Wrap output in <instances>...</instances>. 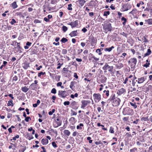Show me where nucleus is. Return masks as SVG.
Here are the masks:
<instances>
[{
	"instance_id": "nucleus-17",
	"label": "nucleus",
	"mask_w": 152,
	"mask_h": 152,
	"mask_svg": "<svg viewBox=\"0 0 152 152\" xmlns=\"http://www.w3.org/2000/svg\"><path fill=\"white\" fill-rule=\"evenodd\" d=\"M18 47H15V53H17L18 52H20V53H21L22 52L21 51V48H18Z\"/></svg>"
},
{
	"instance_id": "nucleus-10",
	"label": "nucleus",
	"mask_w": 152,
	"mask_h": 152,
	"mask_svg": "<svg viewBox=\"0 0 152 152\" xmlns=\"http://www.w3.org/2000/svg\"><path fill=\"white\" fill-rule=\"evenodd\" d=\"M146 77H143L138 78L137 83L139 84H140L143 83L146 80Z\"/></svg>"
},
{
	"instance_id": "nucleus-49",
	"label": "nucleus",
	"mask_w": 152,
	"mask_h": 152,
	"mask_svg": "<svg viewBox=\"0 0 152 152\" xmlns=\"http://www.w3.org/2000/svg\"><path fill=\"white\" fill-rule=\"evenodd\" d=\"M29 119L31 120V119L30 117H27L26 118L25 120L26 122H28L29 121Z\"/></svg>"
},
{
	"instance_id": "nucleus-55",
	"label": "nucleus",
	"mask_w": 152,
	"mask_h": 152,
	"mask_svg": "<svg viewBox=\"0 0 152 152\" xmlns=\"http://www.w3.org/2000/svg\"><path fill=\"white\" fill-rule=\"evenodd\" d=\"M52 144L53 146L55 148H57V147L56 144L55 142H52Z\"/></svg>"
},
{
	"instance_id": "nucleus-20",
	"label": "nucleus",
	"mask_w": 152,
	"mask_h": 152,
	"mask_svg": "<svg viewBox=\"0 0 152 152\" xmlns=\"http://www.w3.org/2000/svg\"><path fill=\"white\" fill-rule=\"evenodd\" d=\"M64 134L65 135H66L69 136L70 134V132L68 130H65L64 131Z\"/></svg>"
},
{
	"instance_id": "nucleus-35",
	"label": "nucleus",
	"mask_w": 152,
	"mask_h": 152,
	"mask_svg": "<svg viewBox=\"0 0 152 152\" xmlns=\"http://www.w3.org/2000/svg\"><path fill=\"white\" fill-rule=\"evenodd\" d=\"M130 104L134 107V109H135L137 107V105L135 103H132V102L130 103Z\"/></svg>"
},
{
	"instance_id": "nucleus-18",
	"label": "nucleus",
	"mask_w": 152,
	"mask_h": 152,
	"mask_svg": "<svg viewBox=\"0 0 152 152\" xmlns=\"http://www.w3.org/2000/svg\"><path fill=\"white\" fill-rule=\"evenodd\" d=\"M124 66L123 64L121 63H118L115 66L116 68L118 69H119L123 67Z\"/></svg>"
},
{
	"instance_id": "nucleus-46",
	"label": "nucleus",
	"mask_w": 152,
	"mask_h": 152,
	"mask_svg": "<svg viewBox=\"0 0 152 152\" xmlns=\"http://www.w3.org/2000/svg\"><path fill=\"white\" fill-rule=\"evenodd\" d=\"M137 11V10L136 9H133L132 11L130 12H129V13L133 14L134 13H135V12Z\"/></svg>"
},
{
	"instance_id": "nucleus-57",
	"label": "nucleus",
	"mask_w": 152,
	"mask_h": 152,
	"mask_svg": "<svg viewBox=\"0 0 152 152\" xmlns=\"http://www.w3.org/2000/svg\"><path fill=\"white\" fill-rule=\"evenodd\" d=\"M63 64H61L60 63H58V64L57 65H58V67L57 68V69H58L60 68L61 66Z\"/></svg>"
},
{
	"instance_id": "nucleus-34",
	"label": "nucleus",
	"mask_w": 152,
	"mask_h": 152,
	"mask_svg": "<svg viewBox=\"0 0 152 152\" xmlns=\"http://www.w3.org/2000/svg\"><path fill=\"white\" fill-rule=\"evenodd\" d=\"M114 129L112 126L110 127L109 132L111 133H114Z\"/></svg>"
},
{
	"instance_id": "nucleus-3",
	"label": "nucleus",
	"mask_w": 152,
	"mask_h": 152,
	"mask_svg": "<svg viewBox=\"0 0 152 152\" xmlns=\"http://www.w3.org/2000/svg\"><path fill=\"white\" fill-rule=\"evenodd\" d=\"M113 66H109L107 63H106L104 66L102 67L103 70H105L104 72H107L106 70L108 69V71L110 72H112L113 69Z\"/></svg>"
},
{
	"instance_id": "nucleus-8",
	"label": "nucleus",
	"mask_w": 152,
	"mask_h": 152,
	"mask_svg": "<svg viewBox=\"0 0 152 152\" xmlns=\"http://www.w3.org/2000/svg\"><path fill=\"white\" fill-rule=\"evenodd\" d=\"M68 25H70L72 28H75L78 26V21L76 20L74 22H71L70 23H68Z\"/></svg>"
},
{
	"instance_id": "nucleus-28",
	"label": "nucleus",
	"mask_w": 152,
	"mask_h": 152,
	"mask_svg": "<svg viewBox=\"0 0 152 152\" xmlns=\"http://www.w3.org/2000/svg\"><path fill=\"white\" fill-rule=\"evenodd\" d=\"M114 48V47L113 46H112L111 47L109 48H107L105 49V51H108L109 52L111 51L112 49Z\"/></svg>"
},
{
	"instance_id": "nucleus-27",
	"label": "nucleus",
	"mask_w": 152,
	"mask_h": 152,
	"mask_svg": "<svg viewBox=\"0 0 152 152\" xmlns=\"http://www.w3.org/2000/svg\"><path fill=\"white\" fill-rule=\"evenodd\" d=\"M145 21L148 23V24L150 25H152V19L150 18L147 20H146Z\"/></svg>"
},
{
	"instance_id": "nucleus-54",
	"label": "nucleus",
	"mask_w": 152,
	"mask_h": 152,
	"mask_svg": "<svg viewBox=\"0 0 152 152\" xmlns=\"http://www.w3.org/2000/svg\"><path fill=\"white\" fill-rule=\"evenodd\" d=\"M16 23V21L14 19H12V20L10 22V23L12 25H13L14 23Z\"/></svg>"
},
{
	"instance_id": "nucleus-24",
	"label": "nucleus",
	"mask_w": 152,
	"mask_h": 152,
	"mask_svg": "<svg viewBox=\"0 0 152 152\" xmlns=\"http://www.w3.org/2000/svg\"><path fill=\"white\" fill-rule=\"evenodd\" d=\"M21 90L23 91L25 93L26 92L29 90V88H27L26 86L22 87L21 88Z\"/></svg>"
},
{
	"instance_id": "nucleus-26",
	"label": "nucleus",
	"mask_w": 152,
	"mask_h": 152,
	"mask_svg": "<svg viewBox=\"0 0 152 152\" xmlns=\"http://www.w3.org/2000/svg\"><path fill=\"white\" fill-rule=\"evenodd\" d=\"M12 7L14 9H15L18 7V5L16 4V2L15 1L14 2L11 4Z\"/></svg>"
},
{
	"instance_id": "nucleus-23",
	"label": "nucleus",
	"mask_w": 152,
	"mask_h": 152,
	"mask_svg": "<svg viewBox=\"0 0 152 152\" xmlns=\"http://www.w3.org/2000/svg\"><path fill=\"white\" fill-rule=\"evenodd\" d=\"M21 148L19 150V151L20 152H24V151L26 150V147L24 146H22L20 145Z\"/></svg>"
},
{
	"instance_id": "nucleus-1",
	"label": "nucleus",
	"mask_w": 152,
	"mask_h": 152,
	"mask_svg": "<svg viewBox=\"0 0 152 152\" xmlns=\"http://www.w3.org/2000/svg\"><path fill=\"white\" fill-rule=\"evenodd\" d=\"M124 115H131L133 113V110L128 107L124 108L123 111Z\"/></svg>"
},
{
	"instance_id": "nucleus-11",
	"label": "nucleus",
	"mask_w": 152,
	"mask_h": 152,
	"mask_svg": "<svg viewBox=\"0 0 152 152\" xmlns=\"http://www.w3.org/2000/svg\"><path fill=\"white\" fill-rule=\"evenodd\" d=\"M91 44L92 46H94L97 40L96 39L92 36L91 38Z\"/></svg>"
},
{
	"instance_id": "nucleus-56",
	"label": "nucleus",
	"mask_w": 152,
	"mask_h": 152,
	"mask_svg": "<svg viewBox=\"0 0 152 152\" xmlns=\"http://www.w3.org/2000/svg\"><path fill=\"white\" fill-rule=\"evenodd\" d=\"M126 135H127L128 137H132V135L129 133H126Z\"/></svg>"
},
{
	"instance_id": "nucleus-33",
	"label": "nucleus",
	"mask_w": 152,
	"mask_h": 152,
	"mask_svg": "<svg viewBox=\"0 0 152 152\" xmlns=\"http://www.w3.org/2000/svg\"><path fill=\"white\" fill-rule=\"evenodd\" d=\"M67 41L68 39L65 38H62L61 40V41L63 43H65L67 42Z\"/></svg>"
},
{
	"instance_id": "nucleus-2",
	"label": "nucleus",
	"mask_w": 152,
	"mask_h": 152,
	"mask_svg": "<svg viewBox=\"0 0 152 152\" xmlns=\"http://www.w3.org/2000/svg\"><path fill=\"white\" fill-rule=\"evenodd\" d=\"M137 62V60L136 58H131L128 61L130 65L131 68L134 69L135 68V66Z\"/></svg>"
},
{
	"instance_id": "nucleus-4",
	"label": "nucleus",
	"mask_w": 152,
	"mask_h": 152,
	"mask_svg": "<svg viewBox=\"0 0 152 152\" xmlns=\"http://www.w3.org/2000/svg\"><path fill=\"white\" fill-rule=\"evenodd\" d=\"M93 96L94 101L96 102H99L101 99V96L99 93H95L93 94Z\"/></svg>"
},
{
	"instance_id": "nucleus-15",
	"label": "nucleus",
	"mask_w": 152,
	"mask_h": 152,
	"mask_svg": "<svg viewBox=\"0 0 152 152\" xmlns=\"http://www.w3.org/2000/svg\"><path fill=\"white\" fill-rule=\"evenodd\" d=\"M37 88V85L32 83L29 86V88H31V90H35Z\"/></svg>"
},
{
	"instance_id": "nucleus-22",
	"label": "nucleus",
	"mask_w": 152,
	"mask_h": 152,
	"mask_svg": "<svg viewBox=\"0 0 152 152\" xmlns=\"http://www.w3.org/2000/svg\"><path fill=\"white\" fill-rule=\"evenodd\" d=\"M77 105V102L75 101H73L72 102L71 104V106L73 107L74 109H77L76 107V105Z\"/></svg>"
},
{
	"instance_id": "nucleus-58",
	"label": "nucleus",
	"mask_w": 152,
	"mask_h": 152,
	"mask_svg": "<svg viewBox=\"0 0 152 152\" xmlns=\"http://www.w3.org/2000/svg\"><path fill=\"white\" fill-rule=\"evenodd\" d=\"M128 119H129V117H124L123 119V120L124 121H127L128 120Z\"/></svg>"
},
{
	"instance_id": "nucleus-7",
	"label": "nucleus",
	"mask_w": 152,
	"mask_h": 152,
	"mask_svg": "<svg viewBox=\"0 0 152 152\" xmlns=\"http://www.w3.org/2000/svg\"><path fill=\"white\" fill-rule=\"evenodd\" d=\"M121 100L118 98L116 97L115 99L113 101L112 105L114 106H118Z\"/></svg>"
},
{
	"instance_id": "nucleus-51",
	"label": "nucleus",
	"mask_w": 152,
	"mask_h": 152,
	"mask_svg": "<svg viewBox=\"0 0 152 152\" xmlns=\"http://www.w3.org/2000/svg\"><path fill=\"white\" fill-rule=\"evenodd\" d=\"M67 53V50L66 49H63L62 50V53L64 54H66Z\"/></svg>"
},
{
	"instance_id": "nucleus-30",
	"label": "nucleus",
	"mask_w": 152,
	"mask_h": 152,
	"mask_svg": "<svg viewBox=\"0 0 152 152\" xmlns=\"http://www.w3.org/2000/svg\"><path fill=\"white\" fill-rule=\"evenodd\" d=\"M84 125L83 124L80 123L79 124V125H77V129H80V130H81L82 129V127Z\"/></svg>"
},
{
	"instance_id": "nucleus-52",
	"label": "nucleus",
	"mask_w": 152,
	"mask_h": 152,
	"mask_svg": "<svg viewBox=\"0 0 152 152\" xmlns=\"http://www.w3.org/2000/svg\"><path fill=\"white\" fill-rule=\"evenodd\" d=\"M40 20L38 19H35L34 21V23H41Z\"/></svg>"
},
{
	"instance_id": "nucleus-47",
	"label": "nucleus",
	"mask_w": 152,
	"mask_h": 152,
	"mask_svg": "<svg viewBox=\"0 0 152 152\" xmlns=\"http://www.w3.org/2000/svg\"><path fill=\"white\" fill-rule=\"evenodd\" d=\"M45 72H40L38 74V76L39 77H40L41 76V75H45Z\"/></svg>"
},
{
	"instance_id": "nucleus-61",
	"label": "nucleus",
	"mask_w": 152,
	"mask_h": 152,
	"mask_svg": "<svg viewBox=\"0 0 152 152\" xmlns=\"http://www.w3.org/2000/svg\"><path fill=\"white\" fill-rule=\"evenodd\" d=\"M87 29L85 28H83L82 30V31L84 33H85L87 31Z\"/></svg>"
},
{
	"instance_id": "nucleus-16",
	"label": "nucleus",
	"mask_w": 152,
	"mask_h": 152,
	"mask_svg": "<svg viewBox=\"0 0 152 152\" xmlns=\"http://www.w3.org/2000/svg\"><path fill=\"white\" fill-rule=\"evenodd\" d=\"M41 142L43 145H45L48 143V141L47 139H43L42 140Z\"/></svg>"
},
{
	"instance_id": "nucleus-38",
	"label": "nucleus",
	"mask_w": 152,
	"mask_h": 152,
	"mask_svg": "<svg viewBox=\"0 0 152 152\" xmlns=\"http://www.w3.org/2000/svg\"><path fill=\"white\" fill-rule=\"evenodd\" d=\"M90 56H92V57L96 61H98L99 60V58H97L95 57L94 56H93V55L92 53H90Z\"/></svg>"
},
{
	"instance_id": "nucleus-31",
	"label": "nucleus",
	"mask_w": 152,
	"mask_h": 152,
	"mask_svg": "<svg viewBox=\"0 0 152 152\" xmlns=\"http://www.w3.org/2000/svg\"><path fill=\"white\" fill-rule=\"evenodd\" d=\"M115 99V95L114 94L112 95L110 97V99H108V100L112 101H114V100Z\"/></svg>"
},
{
	"instance_id": "nucleus-32",
	"label": "nucleus",
	"mask_w": 152,
	"mask_h": 152,
	"mask_svg": "<svg viewBox=\"0 0 152 152\" xmlns=\"http://www.w3.org/2000/svg\"><path fill=\"white\" fill-rule=\"evenodd\" d=\"M141 120L142 121H148L149 120L148 118V117H143L141 119Z\"/></svg>"
},
{
	"instance_id": "nucleus-48",
	"label": "nucleus",
	"mask_w": 152,
	"mask_h": 152,
	"mask_svg": "<svg viewBox=\"0 0 152 152\" xmlns=\"http://www.w3.org/2000/svg\"><path fill=\"white\" fill-rule=\"evenodd\" d=\"M137 150V148H134L132 149H131L130 150V152H136V151Z\"/></svg>"
},
{
	"instance_id": "nucleus-5",
	"label": "nucleus",
	"mask_w": 152,
	"mask_h": 152,
	"mask_svg": "<svg viewBox=\"0 0 152 152\" xmlns=\"http://www.w3.org/2000/svg\"><path fill=\"white\" fill-rule=\"evenodd\" d=\"M58 95L60 96V97L64 98L67 96V92L65 91H59L58 92Z\"/></svg>"
},
{
	"instance_id": "nucleus-6",
	"label": "nucleus",
	"mask_w": 152,
	"mask_h": 152,
	"mask_svg": "<svg viewBox=\"0 0 152 152\" xmlns=\"http://www.w3.org/2000/svg\"><path fill=\"white\" fill-rule=\"evenodd\" d=\"M91 102L89 100H83L81 101L82 105L81 107V108L84 109L88 104Z\"/></svg>"
},
{
	"instance_id": "nucleus-41",
	"label": "nucleus",
	"mask_w": 152,
	"mask_h": 152,
	"mask_svg": "<svg viewBox=\"0 0 152 152\" xmlns=\"http://www.w3.org/2000/svg\"><path fill=\"white\" fill-rule=\"evenodd\" d=\"M51 93L53 94H56V89L54 88H53L51 91Z\"/></svg>"
},
{
	"instance_id": "nucleus-62",
	"label": "nucleus",
	"mask_w": 152,
	"mask_h": 152,
	"mask_svg": "<svg viewBox=\"0 0 152 152\" xmlns=\"http://www.w3.org/2000/svg\"><path fill=\"white\" fill-rule=\"evenodd\" d=\"M18 79V77L16 76H15L13 78V80L15 81H16Z\"/></svg>"
},
{
	"instance_id": "nucleus-50",
	"label": "nucleus",
	"mask_w": 152,
	"mask_h": 152,
	"mask_svg": "<svg viewBox=\"0 0 152 152\" xmlns=\"http://www.w3.org/2000/svg\"><path fill=\"white\" fill-rule=\"evenodd\" d=\"M70 104V102L69 101H65L64 102V105H69Z\"/></svg>"
},
{
	"instance_id": "nucleus-12",
	"label": "nucleus",
	"mask_w": 152,
	"mask_h": 152,
	"mask_svg": "<svg viewBox=\"0 0 152 152\" xmlns=\"http://www.w3.org/2000/svg\"><path fill=\"white\" fill-rule=\"evenodd\" d=\"M126 92V90L123 88H122L118 90L117 94L119 95H120L121 94L124 93Z\"/></svg>"
},
{
	"instance_id": "nucleus-39",
	"label": "nucleus",
	"mask_w": 152,
	"mask_h": 152,
	"mask_svg": "<svg viewBox=\"0 0 152 152\" xmlns=\"http://www.w3.org/2000/svg\"><path fill=\"white\" fill-rule=\"evenodd\" d=\"M74 84L75 82L73 81H72L71 82L70 87L72 89V88L74 85Z\"/></svg>"
},
{
	"instance_id": "nucleus-63",
	"label": "nucleus",
	"mask_w": 152,
	"mask_h": 152,
	"mask_svg": "<svg viewBox=\"0 0 152 152\" xmlns=\"http://www.w3.org/2000/svg\"><path fill=\"white\" fill-rule=\"evenodd\" d=\"M31 44H32L31 42H28L26 43V45H27V46H30L31 45Z\"/></svg>"
},
{
	"instance_id": "nucleus-29",
	"label": "nucleus",
	"mask_w": 152,
	"mask_h": 152,
	"mask_svg": "<svg viewBox=\"0 0 152 152\" xmlns=\"http://www.w3.org/2000/svg\"><path fill=\"white\" fill-rule=\"evenodd\" d=\"M12 102L13 101L12 100H10L8 102V103H7L8 106H13L14 104Z\"/></svg>"
},
{
	"instance_id": "nucleus-40",
	"label": "nucleus",
	"mask_w": 152,
	"mask_h": 152,
	"mask_svg": "<svg viewBox=\"0 0 152 152\" xmlns=\"http://www.w3.org/2000/svg\"><path fill=\"white\" fill-rule=\"evenodd\" d=\"M62 28L64 32H66L67 30V28L66 26H63L62 27Z\"/></svg>"
},
{
	"instance_id": "nucleus-19",
	"label": "nucleus",
	"mask_w": 152,
	"mask_h": 152,
	"mask_svg": "<svg viewBox=\"0 0 152 152\" xmlns=\"http://www.w3.org/2000/svg\"><path fill=\"white\" fill-rule=\"evenodd\" d=\"M151 51L150 49H148L147 52L144 54L143 57L149 56L151 54Z\"/></svg>"
},
{
	"instance_id": "nucleus-53",
	"label": "nucleus",
	"mask_w": 152,
	"mask_h": 152,
	"mask_svg": "<svg viewBox=\"0 0 152 152\" xmlns=\"http://www.w3.org/2000/svg\"><path fill=\"white\" fill-rule=\"evenodd\" d=\"M75 120V118L72 117L70 118L69 119V121H71V123H72L73 121H74Z\"/></svg>"
},
{
	"instance_id": "nucleus-64",
	"label": "nucleus",
	"mask_w": 152,
	"mask_h": 152,
	"mask_svg": "<svg viewBox=\"0 0 152 152\" xmlns=\"http://www.w3.org/2000/svg\"><path fill=\"white\" fill-rule=\"evenodd\" d=\"M77 132H74L72 134L73 136L75 137V136H76V135H77Z\"/></svg>"
},
{
	"instance_id": "nucleus-9",
	"label": "nucleus",
	"mask_w": 152,
	"mask_h": 152,
	"mask_svg": "<svg viewBox=\"0 0 152 152\" xmlns=\"http://www.w3.org/2000/svg\"><path fill=\"white\" fill-rule=\"evenodd\" d=\"M105 28L106 29L108 30V31H111L112 28L111 24L109 23H107L105 26Z\"/></svg>"
},
{
	"instance_id": "nucleus-60",
	"label": "nucleus",
	"mask_w": 152,
	"mask_h": 152,
	"mask_svg": "<svg viewBox=\"0 0 152 152\" xmlns=\"http://www.w3.org/2000/svg\"><path fill=\"white\" fill-rule=\"evenodd\" d=\"M140 121L139 119H137L136 121H134L133 122V123L134 124H137L138 122Z\"/></svg>"
},
{
	"instance_id": "nucleus-25",
	"label": "nucleus",
	"mask_w": 152,
	"mask_h": 152,
	"mask_svg": "<svg viewBox=\"0 0 152 152\" xmlns=\"http://www.w3.org/2000/svg\"><path fill=\"white\" fill-rule=\"evenodd\" d=\"M78 1L79 4L81 7L83 6L86 2V1L85 0H78Z\"/></svg>"
},
{
	"instance_id": "nucleus-37",
	"label": "nucleus",
	"mask_w": 152,
	"mask_h": 152,
	"mask_svg": "<svg viewBox=\"0 0 152 152\" xmlns=\"http://www.w3.org/2000/svg\"><path fill=\"white\" fill-rule=\"evenodd\" d=\"M62 121H56L55 123L58 126H61L62 124Z\"/></svg>"
},
{
	"instance_id": "nucleus-59",
	"label": "nucleus",
	"mask_w": 152,
	"mask_h": 152,
	"mask_svg": "<svg viewBox=\"0 0 152 152\" xmlns=\"http://www.w3.org/2000/svg\"><path fill=\"white\" fill-rule=\"evenodd\" d=\"M136 82H135V80H133L132 82V85L133 86H134L135 85V83Z\"/></svg>"
},
{
	"instance_id": "nucleus-44",
	"label": "nucleus",
	"mask_w": 152,
	"mask_h": 152,
	"mask_svg": "<svg viewBox=\"0 0 152 152\" xmlns=\"http://www.w3.org/2000/svg\"><path fill=\"white\" fill-rule=\"evenodd\" d=\"M142 40L145 43L148 42V40L145 37H143L142 39Z\"/></svg>"
},
{
	"instance_id": "nucleus-36",
	"label": "nucleus",
	"mask_w": 152,
	"mask_h": 152,
	"mask_svg": "<svg viewBox=\"0 0 152 152\" xmlns=\"http://www.w3.org/2000/svg\"><path fill=\"white\" fill-rule=\"evenodd\" d=\"M110 12L109 11H104V13L103 15L104 16H106L108 15H109L110 14Z\"/></svg>"
},
{
	"instance_id": "nucleus-43",
	"label": "nucleus",
	"mask_w": 152,
	"mask_h": 152,
	"mask_svg": "<svg viewBox=\"0 0 152 152\" xmlns=\"http://www.w3.org/2000/svg\"><path fill=\"white\" fill-rule=\"evenodd\" d=\"M96 52L99 53L98 54L100 55L102 54V53L101 52V50L99 49H98L96 50Z\"/></svg>"
},
{
	"instance_id": "nucleus-21",
	"label": "nucleus",
	"mask_w": 152,
	"mask_h": 152,
	"mask_svg": "<svg viewBox=\"0 0 152 152\" xmlns=\"http://www.w3.org/2000/svg\"><path fill=\"white\" fill-rule=\"evenodd\" d=\"M14 43H15V45H16V44H17V46L16 47H18V48H21L20 45V43H18L16 42V41H13L12 42V43L11 44V45L13 46H15V45H14Z\"/></svg>"
},
{
	"instance_id": "nucleus-13",
	"label": "nucleus",
	"mask_w": 152,
	"mask_h": 152,
	"mask_svg": "<svg viewBox=\"0 0 152 152\" xmlns=\"http://www.w3.org/2000/svg\"><path fill=\"white\" fill-rule=\"evenodd\" d=\"M122 7L124 9V11H127L131 8V6L130 5H127L124 4L123 5Z\"/></svg>"
},
{
	"instance_id": "nucleus-14",
	"label": "nucleus",
	"mask_w": 152,
	"mask_h": 152,
	"mask_svg": "<svg viewBox=\"0 0 152 152\" xmlns=\"http://www.w3.org/2000/svg\"><path fill=\"white\" fill-rule=\"evenodd\" d=\"M78 32L77 30L72 31L69 34V35L71 37H73L74 36H76L78 34Z\"/></svg>"
},
{
	"instance_id": "nucleus-45",
	"label": "nucleus",
	"mask_w": 152,
	"mask_h": 152,
	"mask_svg": "<svg viewBox=\"0 0 152 152\" xmlns=\"http://www.w3.org/2000/svg\"><path fill=\"white\" fill-rule=\"evenodd\" d=\"M71 112H72L71 113L72 115H77V113L76 112L73 111L72 110H71Z\"/></svg>"
},
{
	"instance_id": "nucleus-42",
	"label": "nucleus",
	"mask_w": 152,
	"mask_h": 152,
	"mask_svg": "<svg viewBox=\"0 0 152 152\" xmlns=\"http://www.w3.org/2000/svg\"><path fill=\"white\" fill-rule=\"evenodd\" d=\"M150 64V63H146L145 64H144L143 66L145 67L146 68H147L149 66V65Z\"/></svg>"
}]
</instances>
